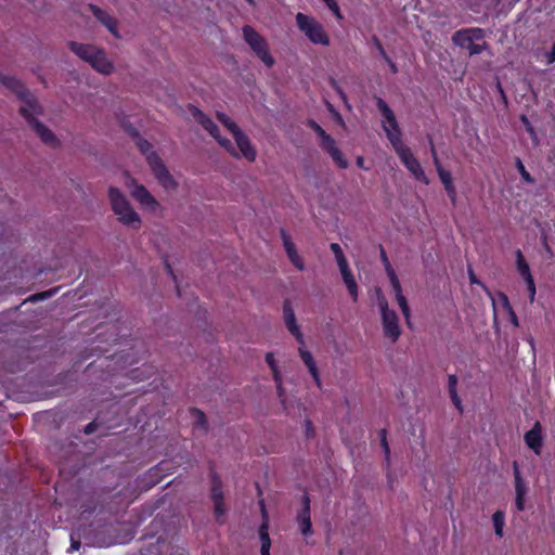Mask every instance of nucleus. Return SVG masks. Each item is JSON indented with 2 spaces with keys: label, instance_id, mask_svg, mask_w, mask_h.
Wrapping results in <instances>:
<instances>
[{
  "label": "nucleus",
  "instance_id": "f257e3e1",
  "mask_svg": "<svg viewBox=\"0 0 555 555\" xmlns=\"http://www.w3.org/2000/svg\"><path fill=\"white\" fill-rule=\"evenodd\" d=\"M192 116L203 126L205 130L232 156L235 158H245L248 162H255L257 157V151L251 144L249 138L240 129V127L233 121L227 114L217 113L218 120L223 127L232 134L234 144L219 134L218 127L205 116L199 109L192 107Z\"/></svg>",
  "mask_w": 555,
  "mask_h": 555
},
{
  "label": "nucleus",
  "instance_id": "2eb2a0df",
  "mask_svg": "<svg viewBox=\"0 0 555 555\" xmlns=\"http://www.w3.org/2000/svg\"><path fill=\"white\" fill-rule=\"evenodd\" d=\"M514 482H515V505L519 512L525 509L526 495L528 493V486L521 476L518 463L514 462Z\"/></svg>",
  "mask_w": 555,
  "mask_h": 555
},
{
  "label": "nucleus",
  "instance_id": "aec40b11",
  "mask_svg": "<svg viewBox=\"0 0 555 555\" xmlns=\"http://www.w3.org/2000/svg\"><path fill=\"white\" fill-rule=\"evenodd\" d=\"M282 240H283V246L285 248V251L287 254V257L292 264L298 270V271H305L306 270V263L302 259V257L299 255V253L296 249L295 244L292 242V238L289 235L286 234V232L282 231Z\"/></svg>",
  "mask_w": 555,
  "mask_h": 555
},
{
  "label": "nucleus",
  "instance_id": "ea45409f",
  "mask_svg": "<svg viewBox=\"0 0 555 555\" xmlns=\"http://www.w3.org/2000/svg\"><path fill=\"white\" fill-rule=\"evenodd\" d=\"M80 546V543L79 542H75L73 539H72V545H70V551H77Z\"/></svg>",
  "mask_w": 555,
  "mask_h": 555
},
{
  "label": "nucleus",
  "instance_id": "a211bd4d",
  "mask_svg": "<svg viewBox=\"0 0 555 555\" xmlns=\"http://www.w3.org/2000/svg\"><path fill=\"white\" fill-rule=\"evenodd\" d=\"M431 154L440 181L443 184L444 190L448 196L450 197L451 202L454 204L456 201V191L453 184L452 176L449 171L442 168L434 147H431Z\"/></svg>",
  "mask_w": 555,
  "mask_h": 555
},
{
  "label": "nucleus",
  "instance_id": "49530a36",
  "mask_svg": "<svg viewBox=\"0 0 555 555\" xmlns=\"http://www.w3.org/2000/svg\"><path fill=\"white\" fill-rule=\"evenodd\" d=\"M248 2H251V0H247Z\"/></svg>",
  "mask_w": 555,
  "mask_h": 555
},
{
  "label": "nucleus",
  "instance_id": "a878e982",
  "mask_svg": "<svg viewBox=\"0 0 555 555\" xmlns=\"http://www.w3.org/2000/svg\"><path fill=\"white\" fill-rule=\"evenodd\" d=\"M266 362L269 365V367L272 371L273 379L276 384V390L280 397L283 396V388H282V375L279 371L278 362L274 358V354L272 352H268L266 354Z\"/></svg>",
  "mask_w": 555,
  "mask_h": 555
},
{
  "label": "nucleus",
  "instance_id": "4c0bfd02",
  "mask_svg": "<svg viewBox=\"0 0 555 555\" xmlns=\"http://www.w3.org/2000/svg\"><path fill=\"white\" fill-rule=\"evenodd\" d=\"M357 165H358L360 168H362V169H364V170H367V168L364 166V158H363L362 156H359V157L357 158Z\"/></svg>",
  "mask_w": 555,
  "mask_h": 555
},
{
  "label": "nucleus",
  "instance_id": "f8f14e48",
  "mask_svg": "<svg viewBox=\"0 0 555 555\" xmlns=\"http://www.w3.org/2000/svg\"><path fill=\"white\" fill-rule=\"evenodd\" d=\"M397 155L406 167V169L411 172V175L417 179L418 181L428 184V179L420 164V162L415 158L410 147H408L404 143L399 144L393 147Z\"/></svg>",
  "mask_w": 555,
  "mask_h": 555
},
{
  "label": "nucleus",
  "instance_id": "1a4fd4ad",
  "mask_svg": "<svg viewBox=\"0 0 555 555\" xmlns=\"http://www.w3.org/2000/svg\"><path fill=\"white\" fill-rule=\"evenodd\" d=\"M485 33L482 29L468 28L454 33L452 41L454 44L467 49L470 55H475L481 53L487 48L485 42H477L481 41Z\"/></svg>",
  "mask_w": 555,
  "mask_h": 555
},
{
  "label": "nucleus",
  "instance_id": "a19ab883",
  "mask_svg": "<svg viewBox=\"0 0 555 555\" xmlns=\"http://www.w3.org/2000/svg\"><path fill=\"white\" fill-rule=\"evenodd\" d=\"M93 426H94V424H93V423L88 424V425L86 426V428H85V433H86V434H91V433L93 431Z\"/></svg>",
  "mask_w": 555,
  "mask_h": 555
},
{
  "label": "nucleus",
  "instance_id": "393cba45",
  "mask_svg": "<svg viewBox=\"0 0 555 555\" xmlns=\"http://www.w3.org/2000/svg\"><path fill=\"white\" fill-rule=\"evenodd\" d=\"M491 298L494 312H512L508 298L503 293L491 294L487 292Z\"/></svg>",
  "mask_w": 555,
  "mask_h": 555
},
{
  "label": "nucleus",
  "instance_id": "20e7f679",
  "mask_svg": "<svg viewBox=\"0 0 555 555\" xmlns=\"http://www.w3.org/2000/svg\"><path fill=\"white\" fill-rule=\"evenodd\" d=\"M69 48L77 56L89 63L98 73L111 75L114 72V63L108 59L103 49L96 46L78 42H70Z\"/></svg>",
  "mask_w": 555,
  "mask_h": 555
},
{
  "label": "nucleus",
  "instance_id": "9b49d317",
  "mask_svg": "<svg viewBox=\"0 0 555 555\" xmlns=\"http://www.w3.org/2000/svg\"><path fill=\"white\" fill-rule=\"evenodd\" d=\"M285 322H286V326L289 330V332L296 337L298 343L301 345L299 347V356H300L301 360L307 365V367H308L311 376L313 377L317 386L321 387V379H320V375H319L317 363H315L311 352L304 348L302 334L299 331V327H298V325L296 323L295 315L294 314H288Z\"/></svg>",
  "mask_w": 555,
  "mask_h": 555
},
{
  "label": "nucleus",
  "instance_id": "b1692460",
  "mask_svg": "<svg viewBox=\"0 0 555 555\" xmlns=\"http://www.w3.org/2000/svg\"><path fill=\"white\" fill-rule=\"evenodd\" d=\"M262 515L264 517V520L259 529V538H260V543H261L260 554L261 555H270L271 540L269 537V531H268L269 525H268L267 514H266V509H264L263 505H262Z\"/></svg>",
  "mask_w": 555,
  "mask_h": 555
},
{
  "label": "nucleus",
  "instance_id": "c756f323",
  "mask_svg": "<svg viewBox=\"0 0 555 555\" xmlns=\"http://www.w3.org/2000/svg\"><path fill=\"white\" fill-rule=\"evenodd\" d=\"M456 377L454 375H450L449 376V391H450V395H451V399L453 401V403L455 404V406L461 411L462 410V406H461V400L456 393Z\"/></svg>",
  "mask_w": 555,
  "mask_h": 555
},
{
  "label": "nucleus",
  "instance_id": "cd10ccee",
  "mask_svg": "<svg viewBox=\"0 0 555 555\" xmlns=\"http://www.w3.org/2000/svg\"><path fill=\"white\" fill-rule=\"evenodd\" d=\"M212 500L215 502V513L219 518L223 515V509L221 507L222 492L220 487L217 485H215L212 488Z\"/></svg>",
  "mask_w": 555,
  "mask_h": 555
},
{
  "label": "nucleus",
  "instance_id": "2f4dec72",
  "mask_svg": "<svg viewBox=\"0 0 555 555\" xmlns=\"http://www.w3.org/2000/svg\"><path fill=\"white\" fill-rule=\"evenodd\" d=\"M323 2L326 4L328 10L336 16V18H343V14L336 0H323Z\"/></svg>",
  "mask_w": 555,
  "mask_h": 555
},
{
  "label": "nucleus",
  "instance_id": "4be33fe9",
  "mask_svg": "<svg viewBox=\"0 0 555 555\" xmlns=\"http://www.w3.org/2000/svg\"><path fill=\"white\" fill-rule=\"evenodd\" d=\"M383 325L385 335L392 341L397 340L401 334L398 314H383Z\"/></svg>",
  "mask_w": 555,
  "mask_h": 555
},
{
  "label": "nucleus",
  "instance_id": "39448f33",
  "mask_svg": "<svg viewBox=\"0 0 555 555\" xmlns=\"http://www.w3.org/2000/svg\"><path fill=\"white\" fill-rule=\"evenodd\" d=\"M295 23L304 37L314 46L328 47L331 37L324 25L314 16L301 12L296 13Z\"/></svg>",
  "mask_w": 555,
  "mask_h": 555
},
{
  "label": "nucleus",
  "instance_id": "7c9ffc66",
  "mask_svg": "<svg viewBox=\"0 0 555 555\" xmlns=\"http://www.w3.org/2000/svg\"><path fill=\"white\" fill-rule=\"evenodd\" d=\"M54 292L55 291H53V292L49 291V292H43V293L35 294V295L28 297L27 299H25L22 302V306H27V305L33 304V302L44 300V299L49 298Z\"/></svg>",
  "mask_w": 555,
  "mask_h": 555
},
{
  "label": "nucleus",
  "instance_id": "5701e85b",
  "mask_svg": "<svg viewBox=\"0 0 555 555\" xmlns=\"http://www.w3.org/2000/svg\"><path fill=\"white\" fill-rule=\"evenodd\" d=\"M339 272L341 274L343 282H344L349 295L351 296V298L353 300H356L358 298L359 288H358L357 281L349 268V264L339 268Z\"/></svg>",
  "mask_w": 555,
  "mask_h": 555
},
{
  "label": "nucleus",
  "instance_id": "79ce46f5",
  "mask_svg": "<svg viewBox=\"0 0 555 555\" xmlns=\"http://www.w3.org/2000/svg\"><path fill=\"white\" fill-rule=\"evenodd\" d=\"M511 322L513 323L514 326H518L517 314H511Z\"/></svg>",
  "mask_w": 555,
  "mask_h": 555
},
{
  "label": "nucleus",
  "instance_id": "37998d69",
  "mask_svg": "<svg viewBox=\"0 0 555 555\" xmlns=\"http://www.w3.org/2000/svg\"><path fill=\"white\" fill-rule=\"evenodd\" d=\"M405 317H406V323H408L409 325H411V320H410L411 314H405Z\"/></svg>",
  "mask_w": 555,
  "mask_h": 555
},
{
  "label": "nucleus",
  "instance_id": "4468645a",
  "mask_svg": "<svg viewBox=\"0 0 555 555\" xmlns=\"http://www.w3.org/2000/svg\"><path fill=\"white\" fill-rule=\"evenodd\" d=\"M380 256H382L383 263L385 266V270H386L387 275H388L389 280H390L391 286L393 288L398 306H399L401 312H409L408 301H406L405 297L402 294L399 279L397 276L395 270L392 269V267H391V264H390V262H389V260L387 258L386 253L383 249H382Z\"/></svg>",
  "mask_w": 555,
  "mask_h": 555
},
{
  "label": "nucleus",
  "instance_id": "c03bdc74",
  "mask_svg": "<svg viewBox=\"0 0 555 555\" xmlns=\"http://www.w3.org/2000/svg\"><path fill=\"white\" fill-rule=\"evenodd\" d=\"M167 270L170 274H172V270H171V267L170 266H167Z\"/></svg>",
  "mask_w": 555,
  "mask_h": 555
},
{
  "label": "nucleus",
  "instance_id": "412c9836",
  "mask_svg": "<svg viewBox=\"0 0 555 555\" xmlns=\"http://www.w3.org/2000/svg\"><path fill=\"white\" fill-rule=\"evenodd\" d=\"M297 522L300 532L305 537H309L312 534V525L310 519V501L308 496L304 498V508L297 516Z\"/></svg>",
  "mask_w": 555,
  "mask_h": 555
},
{
  "label": "nucleus",
  "instance_id": "f03ea898",
  "mask_svg": "<svg viewBox=\"0 0 555 555\" xmlns=\"http://www.w3.org/2000/svg\"><path fill=\"white\" fill-rule=\"evenodd\" d=\"M0 82L8 89L13 90L16 95L22 100L21 113L28 120L35 132L39 138L48 144H54L56 139L52 131L44 125L40 124L35 115L40 113V107L37 104L36 99L25 89V87L14 77L0 76Z\"/></svg>",
  "mask_w": 555,
  "mask_h": 555
},
{
  "label": "nucleus",
  "instance_id": "72a5a7b5",
  "mask_svg": "<svg viewBox=\"0 0 555 555\" xmlns=\"http://www.w3.org/2000/svg\"><path fill=\"white\" fill-rule=\"evenodd\" d=\"M468 278H469V282L470 284H476V285H480L486 292H488V288L486 287L485 284H482L478 279L477 276L475 275V273L469 270L468 271Z\"/></svg>",
  "mask_w": 555,
  "mask_h": 555
},
{
  "label": "nucleus",
  "instance_id": "a18cd8bd",
  "mask_svg": "<svg viewBox=\"0 0 555 555\" xmlns=\"http://www.w3.org/2000/svg\"><path fill=\"white\" fill-rule=\"evenodd\" d=\"M529 343H530L531 347L533 348V339L532 338L529 339Z\"/></svg>",
  "mask_w": 555,
  "mask_h": 555
},
{
  "label": "nucleus",
  "instance_id": "6e6552de",
  "mask_svg": "<svg viewBox=\"0 0 555 555\" xmlns=\"http://www.w3.org/2000/svg\"><path fill=\"white\" fill-rule=\"evenodd\" d=\"M243 38L254 53L261 60L267 67H272L275 63L274 57L271 55L267 40L257 33L251 26H244Z\"/></svg>",
  "mask_w": 555,
  "mask_h": 555
},
{
  "label": "nucleus",
  "instance_id": "6ab92c4d",
  "mask_svg": "<svg viewBox=\"0 0 555 555\" xmlns=\"http://www.w3.org/2000/svg\"><path fill=\"white\" fill-rule=\"evenodd\" d=\"M89 8L91 13L96 17V20L101 24H103L116 39L121 38V35L117 28L118 22L113 16H111L107 12L103 11L96 5L90 4Z\"/></svg>",
  "mask_w": 555,
  "mask_h": 555
},
{
  "label": "nucleus",
  "instance_id": "f704fd0d",
  "mask_svg": "<svg viewBox=\"0 0 555 555\" xmlns=\"http://www.w3.org/2000/svg\"><path fill=\"white\" fill-rule=\"evenodd\" d=\"M379 435H380V439H382V443H383L386 456L388 457L390 450H389V446H388L387 440H386V430L382 429Z\"/></svg>",
  "mask_w": 555,
  "mask_h": 555
},
{
  "label": "nucleus",
  "instance_id": "dca6fc26",
  "mask_svg": "<svg viewBox=\"0 0 555 555\" xmlns=\"http://www.w3.org/2000/svg\"><path fill=\"white\" fill-rule=\"evenodd\" d=\"M524 440L526 446L532 450L535 455L541 454L544 444V434L539 422H535L533 427L525 434Z\"/></svg>",
  "mask_w": 555,
  "mask_h": 555
},
{
  "label": "nucleus",
  "instance_id": "bb28decb",
  "mask_svg": "<svg viewBox=\"0 0 555 555\" xmlns=\"http://www.w3.org/2000/svg\"><path fill=\"white\" fill-rule=\"evenodd\" d=\"M492 522L494 528L495 535L501 539L504 535V526H505V514L502 511H496L492 515Z\"/></svg>",
  "mask_w": 555,
  "mask_h": 555
},
{
  "label": "nucleus",
  "instance_id": "7ed1b4c3",
  "mask_svg": "<svg viewBox=\"0 0 555 555\" xmlns=\"http://www.w3.org/2000/svg\"><path fill=\"white\" fill-rule=\"evenodd\" d=\"M108 198L112 210L120 223L133 230L141 228V216L119 189L111 186L108 189Z\"/></svg>",
  "mask_w": 555,
  "mask_h": 555
},
{
  "label": "nucleus",
  "instance_id": "f3484780",
  "mask_svg": "<svg viewBox=\"0 0 555 555\" xmlns=\"http://www.w3.org/2000/svg\"><path fill=\"white\" fill-rule=\"evenodd\" d=\"M516 268L527 285L529 298L532 301L535 295V284L533 276L530 272L529 264L525 260L522 253L519 249L516 251Z\"/></svg>",
  "mask_w": 555,
  "mask_h": 555
},
{
  "label": "nucleus",
  "instance_id": "e433bc0d",
  "mask_svg": "<svg viewBox=\"0 0 555 555\" xmlns=\"http://www.w3.org/2000/svg\"><path fill=\"white\" fill-rule=\"evenodd\" d=\"M521 120H522V122L525 124V126H526L527 130H528L529 132H532V127H531V125H530V122H529L528 118H527L526 116H521Z\"/></svg>",
  "mask_w": 555,
  "mask_h": 555
},
{
  "label": "nucleus",
  "instance_id": "0eeeda50",
  "mask_svg": "<svg viewBox=\"0 0 555 555\" xmlns=\"http://www.w3.org/2000/svg\"><path fill=\"white\" fill-rule=\"evenodd\" d=\"M122 184L129 190L131 197L139 204L142 210L155 214L162 209L157 198L141 183L128 173L122 176Z\"/></svg>",
  "mask_w": 555,
  "mask_h": 555
},
{
  "label": "nucleus",
  "instance_id": "c85d7f7f",
  "mask_svg": "<svg viewBox=\"0 0 555 555\" xmlns=\"http://www.w3.org/2000/svg\"><path fill=\"white\" fill-rule=\"evenodd\" d=\"M331 250L333 251L338 269L348 264V261L343 253L341 247L337 243L331 244Z\"/></svg>",
  "mask_w": 555,
  "mask_h": 555
},
{
  "label": "nucleus",
  "instance_id": "c9c22d12",
  "mask_svg": "<svg viewBox=\"0 0 555 555\" xmlns=\"http://www.w3.org/2000/svg\"><path fill=\"white\" fill-rule=\"evenodd\" d=\"M380 52L384 56V59L386 60V62L388 63L389 67H390V70L392 73H397V66L396 64L388 57V55L385 53V51L380 48Z\"/></svg>",
  "mask_w": 555,
  "mask_h": 555
},
{
  "label": "nucleus",
  "instance_id": "423d86ee",
  "mask_svg": "<svg viewBox=\"0 0 555 555\" xmlns=\"http://www.w3.org/2000/svg\"><path fill=\"white\" fill-rule=\"evenodd\" d=\"M137 145L139 150L145 155L151 170L153 171L158 183L166 191H175L178 188L177 181L168 171L159 157L152 151L151 144L146 140L138 138Z\"/></svg>",
  "mask_w": 555,
  "mask_h": 555
},
{
  "label": "nucleus",
  "instance_id": "473e14b6",
  "mask_svg": "<svg viewBox=\"0 0 555 555\" xmlns=\"http://www.w3.org/2000/svg\"><path fill=\"white\" fill-rule=\"evenodd\" d=\"M518 169L521 175V178L527 182H532V179L529 175V172L526 170L525 166L521 164V162H518Z\"/></svg>",
  "mask_w": 555,
  "mask_h": 555
},
{
  "label": "nucleus",
  "instance_id": "58836bf2",
  "mask_svg": "<svg viewBox=\"0 0 555 555\" xmlns=\"http://www.w3.org/2000/svg\"><path fill=\"white\" fill-rule=\"evenodd\" d=\"M194 414L197 416L198 421L204 424L205 415L202 412L197 411V410L194 411Z\"/></svg>",
  "mask_w": 555,
  "mask_h": 555
},
{
  "label": "nucleus",
  "instance_id": "9d476101",
  "mask_svg": "<svg viewBox=\"0 0 555 555\" xmlns=\"http://www.w3.org/2000/svg\"><path fill=\"white\" fill-rule=\"evenodd\" d=\"M377 107L382 115V127L391 144L392 147L402 144V133L399 128L397 118L395 116V113L391 111V108L387 105V103L378 99L377 101Z\"/></svg>",
  "mask_w": 555,
  "mask_h": 555
},
{
  "label": "nucleus",
  "instance_id": "ddd939ff",
  "mask_svg": "<svg viewBox=\"0 0 555 555\" xmlns=\"http://www.w3.org/2000/svg\"><path fill=\"white\" fill-rule=\"evenodd\" d=\"M311 127L319 135L322 147L332 156L334 162L340 168H346L348 166V162L344 157L343 153L336 146L334 139L331 135H328L318 124L312 122Z\"/></svg>",
  "mask_w": 555,
  "mask_h": 555
}]
</instances>
